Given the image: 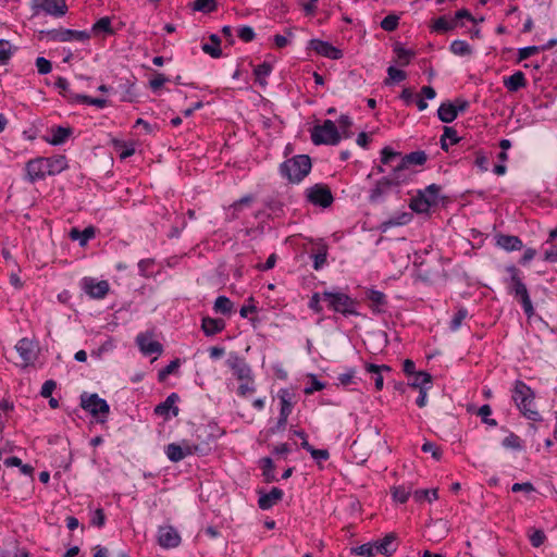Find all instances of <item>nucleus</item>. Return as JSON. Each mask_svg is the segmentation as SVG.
<instances>
[{"instance_id": "34", "label": "nucleus", "mask_w": 557, "mask_h": 557, "mask_svg": "<svg viewBox=\"0 0 557 557\" xmlns=\"http://www.w3.org/2000/svg\"><path fill=\"white\" fill-rule=\"evenodd\" d=\"M458 22L454 17L440 16L433 23V30L445 33L457 27Z\"/></svg>"}, {"instance_id": "40", "label": "nucleus", "mask_w": 557, "mask_h": 557, "mask_svg": "<svg viewBox=\"0 0 557 557\" xmlns=\"http://www.w3.org/2000/svg\"><path fill=\"white\" fill-rule=\"evenodd\" d=\"M400 158H403L400 156L399 152L397 151H394L392 148L389 147H384L381 151V162L382 164L384 165H391L393 168V163L395 161H399Z\"/></svg>"}, {"instance_id": "22", "label": "nucleus", "mask_w": 557, "mask_h": 557, "mask_svg": "<svg viewBox=\"0 0 557 557\" xmlns=\"http://www.w3.org/2000/svg\"><path fill=\"white\" fill-rule=\"evenodd\" d=\"M367 299L370 301V308L373 313H382L386 307V296L384 293L375 289H369L366 293Z\"/></svg>"}, {"instance_id": "1", "label": "nucleus", "mask_w": 557, "mask_h": 557, "mask_svg": "<svg viewBox=\"0 0 557 557\" xmlns=\"http://www.w3.org/2000/svg\"><path fill=\"white\" fill-rule=\"evenodd\" d=\"M512 399L523 417L532 421L542 420L540 412L535 409L534 393L524 382L516 381Z\"/></svg>"}, {"instance_id": "18", "label": "nucleus", "mask_w": 557, "mask_h": 557, "mask_svg": "<svg viewBox=\"0 0 557 557\" xmlns=\"http://www.w3.org/2000/svg\"><path fill=\"white\" fill-rule=\"evenodd\" d=\"M376 554H382L386 557L392 556L398 548L397 535L395 533H387L383 539L373 542Z\"/></svg>"}, {"instance_id": "14", "label": "nucleus", "mask_w": 557, "mask_h": 557, "mask_svg": "<svg viewBox=\"0 0 557 557\" xmlns=\"http://www.w3.org/2000/svg\"><path fill=\"white\" fill-rule=\"evenodd\" d=\"M158 542L164 548L177 547L181 543V536L177 530L171 525L160 527L158 531Z\"/></svg>"}, {"instance_id": "44", "label": "nucleus", "mask_w": 557, "mask_h": 557, "mask_svg": "<svg viewBox=\"0 0 557 557\" xmlns=\"http://www.w3.org/2000/svg\"><path fill=\"white\" fill-rule=\"evenodd\" d=\"M214 310L222 314H228L233 310V302L226 296H219L214 302Z\"/></svg>"}, {"instance_id": "21", "label": "nucleus", "mask_w": 557, "mask_h": 557, "mask_svg": "<svg viewBox=\"0 0 557 557\" xmlns=\"http://www.w3.org/2000/svg\"><path fill=\"white\" fill-rule=\"evenodd\" d=\"M137 345L144 355L161 354L162 345L153 341L147 334H139L136 337Z\"/></svg>"}, {"instance_id": "19", "label": "nucleus", "mask_w": 557, "mask_h": 557, "mask_svg": "<svg viewBox=\"0 0 557 557\" xmlns=\"http://www.w3.org/2000/svg\"><path fill=\"white\" fill-rule=\"evenodd\" d=\"M395 186L388 180V177H383L379 180L375 186L371 189L369 195V200L372 203H377L383 200V198L389 194Z\"/></svg>"}, {"instance_id": "36", "label": "nucleus", "mask_w": 557, "mask_h": 557, "mask_svg": "<svg viewBox=\"0 0 557 557\" xmlns=\"http://www.w3.org/2000/svg\"><path fill=\"white\" fill-rule=\"evenodd\" d=\"M400 161L408 168L410 164L422 165L426 161V154L424 151H413L400 158Z\"/></svg>"}, {"instance_id": "30", "label": "nucleus", "mask_w": 557, "mask_h": 557, "mask_svg": "<svg viewBox=\"0 0 557 557\" xmlns=\"http://www.w3.org/2000/svg\"><path fill=\"white\" fill-rule=\"evenodd\" d=\"M71 102H81L89 106H96L98 108H104L108 104V100L104 98H92L87 95H71Z\"/></svg>"}, {"instance_id": "54", "label": "nucleus", "mask_w": 557, "mask_h": 557, "mask_svg": "<svg viewBox=\"0 0 557 557\" xmlns=\"http://www.w3.org/2000/svg\"><path fill=\"white\" fill-rule=\"evenodd\" d=\"M503 446L505 448H510V449H515V450H520L522 449V443H521V440L518 435H516L515 433H510L508 436H506L504 440H503Z\"/></svg>"}, {"instance_id": "37", "label": "nucleus", "mask_w": 557, "mask_h": 557, "mask_svg": "<svg viewBox=\"0 0 557 557\" xmlns=\"http://www.w3.org/2000/svg\"><path fill=\"white\" fill-rule=\"evenodd\" d=\"M95 236L94 227H86L83 232H79L77 228H72L70 232V237L73 240L79 239V244L84 246L89 239Z\"/></svg>"}, {"instance_id": "6", "label": "nucleus", "mask_w": 557, "mask_h": 557, "mask_svg": "<svg viewBox=\"0 0 557 557\" xmlns=\"http://www.w3.org/2000/svg\"><path fill=\"white\" fill-rule=\"evenodd\" d=\"M81 407L101 423L106 421L110 411L106 399L100 398L98 394H88L86 392L81 395Z\"/></svg>"}, {"instance_id": "52", "label": "nucleus", "mask_w": 557, "mask_h": 557, "mask_svg": "<svg viewBox=\"0 0 557 557\" xmlns=\"http://www.w3.org/2000/svg\"><path fill=\"white\" fill-rule=\"evenodd\" d=\"M432 205L433 203L428 198L420 195L419 198L411 201L410 208L416 212L422 213L426 212Z\"/></svg>"}, {"instance_id": "62", "label": "nucleus", "mask_w": 557, "mask_h": 557, "mask_svg": "<svg viewBox=\"0 0 557 557\" xmlns=\"http://www.w3.org/2000/svg\"><path fill=\"white\" fill-rule=\"evenodd\" d=\"M36 67L38 73L42 75L50 73L52 70L51 62L44 57H38L36 59Z\"/></svg>"}, {"instance_id": "16", "label": "nucleus", "mask_w": 557, "mask_h": 557, "mask_svg": "<svg viewBox=\"0 0 557 557\" xmlns=\"http://www.w3.org/2000/svg\"><path fill=\"white\" fill-rule=\"evenodd\" d=\"M83 289L90 297L101 299L109 292V283L107 281L97 282L94 278L86 277L83 280Z\"/></svg>"}, {"instance_id": "8", "label": "nucleus", "mask_w": 557, "mask_h": 557, "mask_svg": "<svg viewBox=\"0 0 557 557\" xmlns=\"http://www.w3.org/2000/svg\"><path fill=\"white\" fill-rule=\"evenodd\" d=\"M307 199L309 202L323 208L330 207L334 200L331 189L323 184H315L308 188Z\"/></svg>"}, {"instance_id": "15", "label": "nucleus", "mask_w": 557, "mask_h": 557, "mask_svg": "<svg viewBox=\"0 0 557 557\" xmlns=\"http://www.w3.org/2000/svg\"><path fill=\"white\" fill-rule=\"evenodd\" d=\"M15 349L22 359V367L24 368L33 363L36 359V345L28 338L20 339Z\"/></svg>"}, {"instance_id": "5", "label": "nucleus", "mask_w": 557, "mask_h": 557, "mask_svg": "<svg viewBox=\"0 0 557 557\" xmlns=\"http://www.w3.org/2000/svg\"><path fill=\"white\" fill-rule=\"evenodd\" d=\"M341 139L342 135L335 123L331 120H325L323 124L315 125L311 129V140L314 145L336 146Z\"/></svg>"}, {"instance_id": "28", "label": "nucleus", "mask_w": 557, "mask_h": 557, "mask_svg": "<svg viewBox=\"0 0 557 557\" xmlns=\"http://www.w3.org/2000/svg\"><path fill=\"white\" fill-rule=\"evenodd\" d=\"M432 384V376L430 373L425 371H419L412 375V380L408 383V385L412 388L420 389H429Z\"/></svg>"}, {"instance_id": "56", "label": "nucleus", "mask_w": 557, "mask_h": 557, "mask_svg": "<svg viewBox=\"0 0 557 557\" xmlns=\"http://www.w3.org/2000/svg\"><path fill=\"white\" fill-rule=\"evenodd\" d=\"M12 47L8 40L0 39V63L5 64L12 55Z\"/></svg>"}, {"instance_id": "31", "label": "nucleus", "mask_w": 557, "mask_h": 557, "mask_svg": "<svg viewBox=\"0 0 557 557\" xmlns=\"http://www.w3.org/2000/svg\"><path fill=\"white\" fill-rule=\"evenodd\" d=\"M438 119L444 123H450L457 117L453 102H443L437 110Z\"/></svg>"}, {"instance_id": "57", "label": "nucleus", "mask_w": 557, "mask_h": 557, "mask_svg": "<svg viewBox=\"0 0 557 557\" xmlns=\"http://www.w3.org/2000/svg\"><path fill=\"white\" fill-rule=\"evenodd\" d=\"M398 20L397 15L389 14L382 20L381 27L386 32H393L398 26Z\"/></svg>"}, {"instance_id": "2", "label": "nucleus", "mask_w": 557, "mask_h": 557, "mask_svg": "<svg viewBox=\"0 0 557 557\" xmlns=\"http://www.w3.org/2000/svg\"><path fill=\"white\" fill-rule=\"evenodd\" d=\"M311 170V159L307 154L295 156L280 166L281 175L290 183L301 182Z\"/></svg>"}, {"instance_id": "53", "label": "nucleus", "mask_w": 557, "mask_h": 557, "mask_svg": "<svg viewBox=\"0 0 557 557\" xmlns=\"http://www.w3.org/2000/svg\"><path fill=\"white\" fill-rule=\"evenodd\" d=\"M240 385L237 388V394L240 397H247L248 395L256 392L253 376L250 380L240 381Z\"/></svg>"}, {"instance_id": "29", "label": "nucleus", "mask_w": 557, "mask_h": 557, "mask_svg": "<svg viewBox=\"0 0 557 557\" xmlns=\"http://www.w3.org/2000/svg\"><path fill=\"white\" fill-rule=\"evenodd\" d=\"M47 168L49 170V175H55L61 173L67 168V161L64 156H55L51 158H46Z\"/></svg>"}, {"instance_id": "41", "label": "nucleus", "mask_w": 557, "mask_h": 557, "mask_svg": "<svg viewBox=\"0 0 557 557\" xmlns=\"http://www.w3.org/2000/svg\"><path fill=\"white\" fill-rule=\"evenodd\" d=\"M165 455L172 462H180L184 459V454L180 444L171 443L165 446Z\"/></svg>"}, {"instance_id": "39", "label": "nucleus", "mask_w": 557, "mask_h": 557, "mask_svg": "<svg viewBox=\"0 0 557 557\" xmlns=\"http://www.w3.org/2000/svg\"><path fill=\"white\" fill-rule=\"evenodd\" d=\"M338 131L342 135V138H350L354 135V132L350 129L352 126V120L350 116L346 114H342L338 119Z\"/></svg>"}, {"instance_id": "46", "label": "nucleus", "mask_w": 557, "mask_h": 557, "mask_svg": "<svg viewBox=\"0 0 557 557\" xmlns=\"http://www.w3.org/2000/svg\"><path fill=\"white\" fill-rule=\"evenodd\" d=\"M411 220V213H401L396 218H392L382 224L383 231H386L388 227L392 226H398V225H405Z\"/></svg>"}, {"instance_id": "9", "label": "nucleus", "mask_w": 557, "mask_h": 557, "mask_svg": "<svg viewBox=\"0 0 557 557\" xmlns=\"http://www.w3.org/2000/svg\"><path fill=\"white\" fill-rule=\"evenodd\" d=\"M46 34L51 40L54 41H87L90 38V34L85 30H73V29H51L41 32Z\"/></svg>"}, {"instance_id": "61", "label": "nucleus", "mask_w": 557, "mask_h": 557, "mask_svg": "<svg viewBox=\"0 0 557 557\" xmlns=\"http://www.w3.org/2000/svg\"><path fill=\"white\" fill-rule=\"evenodd\" d=\"M492 413V409L490 405H483L480 407L478 414L482 418V421L488 425L495 426L497 425L496 420L490 419L488 416Z\"/></svg>"}, {"instance_id": "45", "label": "nucleus", "mask_w": 557, "mask_h": 557, "mask_svg": "<svg viewBox=\"0 0 557 557\" xmlns=\"http://www.w3.org/2000/svg\"><path fill=\"white\" fill-rule=\"evenodd\" d=\"M413 498L416 502L421 503L424 500H435L438 498L437 490H417L413 492Z\"/></svg>"}, {"instance_id": "50", "label": "nucleus", "mask_w": 557, "mask_h": 557, "mask_svg": "<svg viewBox=\"0 0 557 557\" xmlns=\"http://www.w3.org/2000/svg\"><path fill=\"white\" fill-rule=\"evenodd\" d=\"M351 554L359 555L362 557H373L376 552L373 542L362 544L351 548Z\"/></svg>"}, {"instance_id": "59", "label": "nucleus", "mask_w": 557, "mask_h": 557, "mask_svg": "<svg viewBox=\"0 0 557 557\" xmlns=\"http://www.w3.org/2000/svg\"><path fill=\"white\" fill-rule=\"evenodd\" d=\"M388 78L385 81V84H389V82H401L406 79V73L403 70H398L394 66H389L387 69Z\"/></svg>"}, {"instance_id": "38", "label": "nucleus", "mask_w": 557, "mask_h": 557, "mask_svg": "<svg viewBox=\"0 0 557 557\" xmlns=\"http://www.w3.org/2000/svg\"><path fill=\"white\" fill-rule=\"evenodd\" d=\"M312 257L314 270H320L326 263L327 246L323 244L319 245Z\"/></svg>"}, {"instance_id": "10", "label": "nucleus", "mask_w": 557, "mask_h": 557, "mask_svg": "<svg viewBox=\"0 0 557 557\" xmlns=\"http://www.w3.org/2000/svg\"><path fill=\"white\" fill-rule=\"evenodd\" d=\"M226 364L239 381L250 380L251 376H253L249 364L237 354H231L226 360Z\"/></svg>"}, {"instance_id": "63", "label": "nucleus", "mask_w": 557, "mask_h": 557, "mask_svg": "<svg viewBox=\"0 0 557 557\" xmlns=\"http://www.w3.org/2000/svg\"><path fill=\"white\" fill-rule=\"evenodd\" d=\"M422 451L431 453L432 457L435 460H440L442 457V450L440 449V447L436 444H434L432 442H425L422 445Z\"/></svg>"}, {"instance_id": "23", "label": "nucleus", "mask_w": 557, "mask_h": 557, "mask_svg": "<svg viewBox=\"0 0 557 557\" xmlns=\"http://www.w3.org/2000/svg\"><path fill=\"white\" fill-rule=\"evenodd\" d=\"M283 497V491L278 487H272L269 493H261L258 505L261 509L268 510L278 503Z\"/></svg>"}, {"instance_id": "55", "label": "nucleus", "mask_w": 557, "mask_h": 557, "mask_svg": "<svg viewBox=\"0 0 557 557\" xmlns=\"http://www.w3.org/2000/svg\"><path fill=\"white\" fill-rule=\"evenodd\" d=\"M468 317V310L465 308L458 309V311L454 314L449 327L451 331H457L460 326L462 321Z\"/></svg>"}, {"instance_id": "51", "label": "nucleus", "mask_w": 557, "mask_h": 557, "mask_svg": "<svg viewBox=\"0 0 557 557\" xmlns=\"http://www.w3.org/2000/svg\"><path fill=\"white\" fill-rule=\"evenodd\" d=\"M396 55H397V62L401 66H406L410 63L411 57L413 55V52L410 50H407L399 45H397L394 49Z\"/></svg>"}, {"instance_id": "7", "label": "nucleus", "mask_w": 557, "mask_h": 557, "mask_svg": "<svg viewBox=\"0 0 557 557\" xmlns=\"http://www.w3.org/2000/svg\"><path fill=\"white\" fill-rule=\"evenodd\" d=\"M33 15L45 13L53 17H62L67 13L65 0H32Z\"/></svg>"}, {"instance_id": "32", "label": "nucleus", "mask_w": 557, "mask_h": 557, "mask_svg": "<svg viewBox=\"0 0 557 557\" xmlns=\"http://www.w3.org/2000/svg\"><path fill=\"white\" fill-rule=\"evenodd\" d=\"M210 44L206 42L202 45V51L212 58H220L222 55V50L220 48L221 40L218 35L210 36Z\"/></svg>"}, {"instance_id": "64", "label": "nucleus", "mask_w": 557, "mask_h": 557, "mask_svg": "<svg viewBox=\"0 0 557 557\" xmlns=\"http://www.w3.org/2000/svg\"><path fill=\"white\" fill-rule=\"evenodd\" d=\"M529 537L534 547H540L546 540V535L542 530H533Z\"/></svg>"}, {"instance_id": "47", "label": "nucleus", "mask_w": 557, "mask_h": 557, "mask_svg": "<svg viewBox=\"0 0 557 557\" xmlns=\"http://www.w3.org/2000/svg\"><path fill=\"white\" fill-rule=\"evenodd\" d=\"M450 51L456 55H469L472 52L471 47L465 40H454L450 44Z\"/></svg>"}, {"instance_id": "13", "label": "nucleus", "mask_w": 557, "mask_h": 557, "mask_svg": "<svg viewBox=\"0 0 557 557\" xmlns=\"http://www.w3.org/2000/svg\"><path fill=\"white\" fill-rule=\"evenodd\" d=\"M180 445L184 458L190 455L207 456L212 449L210 435H207V440L200 443H191L190 441L184 440Z\"/></svg>"}, {"instance_id": "58", "label": "nucleus", "mask_w": 557, "mask_h": 557, "mask_svg": "<svg viewBox=\"0 0 557 557\" xmlns=\"http://www.w3.org/2000/svg\"><path fill=\"white\" fill-rule=\"evenodd\" d=\"M180 367V360L171 361L165 368L159 371L158 379L163 382L170 374H172Z\"/></svg>"}, {"instance_id": "35", "label": "nucleus", "mask_w": 557, "mask_h": 557, "mask_svg": "<svg viewBox=\"0 0 557 557\" xmlns=\"http://www.w3.org/2000/svg\"><path fill=\"white\" fill-rule=\"evenodd\" d=\"M72 134V129L69 127L58 126L52 128V137L49 140L50 144L58 146L63 144Z\"/></svg>"}, {"instance_id": "20", "label": "nucleus", "mask_w": 557, "mask_h": 557, "mask_svg": "<svg viewBox=\"0 0 557 557\" xmlns=\"http://www.w3.org/2000/svg\"><path fill=\"white\" fill-rule=\"evenodd\" d=\"M411 172L409 168L399 160L392 168V173L387 176L388 180L395 187L400 186L403 183H406L410 180Z\"/></svg>"}, {"instance_id": "48", "label": "nucleus", "mask_w": 557, "mask_h": 557, "mask_svg": "<svg viewBox=\"0 0 557 557\" xmlns=\"http://www.w3.org/2000/svg\"><path fill=\"white\" fill-rule=\"evenodd\" d=\"M216 1L215 0H195L193 3V9L195 11H200L205 13H210L216 10Z\"/></svg>"}, {"instance_id": "25", "label": "nucleus", "mask_w": 557, "mask_h": 557, "mask_svg": "<svg viewBox=\"0 0 557 557\" xmlns=\"http://www.w3.org/2000/svg\"><path fill=\"white\" fill-rule=\"evenodd\" d=\"M504 86L509 91H518L527 86V79L521 71H517L512 75L504 78Z\"/></svg>"}, {"instance_id": "43", "label": "nucleus", "mask_w": 557, "mask_h": 557, "mask_svg": "<svg viewBox=\"0 0 557 557\" xmlns=\"http://www.w3.org/2000/svg\"><path fill=\"white\" fill-rule=\"evenodd\" d=\"M272 71V66L270 63L268 62H263L259 65H257L255 67V75H256V79L257 82L261 85V86H265L267 85V82L264 81V78L270 75Z\"/></svg>"}, {"instance_id": "27", "label": "nucleus", "mask_w": 557, "mask_h": 557, "mask_svg": "<svg viewBox=\"0 0 557 557\" xmlns=\"http://www.w3.org/2000/svg\"><path fill=\"white\" fill-rule=\"evenodd\" d=\"M225 326V323L221 319L203 318L201 329L207 336H212L220 333Z\"/></svg>"}, {"instance_id": "24", "label": "nucleus", "mask_w": 557, "mask_h": 557, "mask_svg": "<svg viewBox=\"0 0 557 557\" xmlns=\"http://www.w3.org/2000/svg\"><path fill=\"white\" fill-rule=\"evenodd\" d=\"M496 244L507 251L520 250L523 247L521 239L513 235H498Z\"/></svg>"}, {"instance_id": "3", "label": "nucleus", "mask_w": 557, "mask_h": 557, "mask_svg": "<svg viewBox=\"0 0 557 557\" xmlns=\"http://www.w3.org/2000/svg\"><path fill=\"white\" fill-rule=\"evenodd\" d=\"M507 272L510 274L509 280V292L517 298L525 312L530 318L534 314V308L529 296L528 288L519 276V270L515 265L507 267Z\"/></svg>"}, {"instance_id": "12", "label": "nucleus", "mask_w": 557, "mask_h": 557, "mask_svg": "<svg viewBox=\"0 0 557 557\" xmlns=\"http://www.w3.org/2000/svg\"><path fill=\"white\" fill-rule=\"evenodd\" d=\"M277 396L281 403V410L276 426L277 429H284L286 426L288 416L292 413L294 407L293 394L288 389L282 388L278 391Z\"/></svg>"}, {"instance_id": "60", "label": "nucleus", "mask_w": 557, "mask_h": 557, "mask_svg": "<svg viewBox=\"0 0 557 557\" xmlns=\"http://www.w3.org/2000/svg\"><path fill=\"white\" fill-rule=\"evenodd\" d=\"M169 78L163 73H157L152 79L149 81V87L152 91H158Z\"/></svg>"}, {"instance_id": "17", "label": "nucleus", "mask_w": 557, "mask_h": 557, "mask_svg": "<svg viewBox=\"0 0 557 557\" xmlns=\"http://www.w3.org/2000/svg\"><path fill=\"white\" fill-rule=\"evenodd\" d=\"M309 47L318 54L330 58L332 60H338L343 55L339 49L320 39H311L309 41Z\"/></svg>"}, {"instance_id": "42", "label": "nucleus", "mask_w": 557, "mask_h": 557, "mask_svg": "<svg viewBox=\"0 0 557 557\" xmlns=\"http://www.w3.org/2000/svg\"><path fill=\"white\" fill-rule=\"evenodd\" d=\"M391 492H392V496L395 502L404 504L408 500V498L411 494V488L407 487L405 485H398V486L392 487Z\"/></svg>"}, {"instance_id": "26", "label": "nucleus", "mask_w": 557, "mask_h": 557, "mask_svg": "<svg viewBox=\"0 0 557 557\" xmlns=\"http://www.w3.org/2000/svg\"><path fill=\"white\" fill-rule=\"evenodd\" d=\"M177 400H178L177 394L172 393L171 395H169L166 397V399L163 403H161L158 406H156L154 413L158 414V416H164V414H168V412L172 409L173 410V414L177 416L178 414V408L174 406V404Z\"/></svg>"}, {"instance_id": "49", "label": "nucleus", "mask_w": 557, "mask_h": 557, "mask_svg": "<svg viewBox=\"0 0 557 557\" xmlns=\"http://www.w3.org/2000/svg\"><path fill=\"white\" fill-rule=\"evenodd\" d=\"M92 32L95 34H99V33L113 34V29L111 26V18L108 16H104V17H101L100 20H98L92 26Z\"/></svg>"}, {"instance_id": "4", "label": "nucleus", "mask_w": 557, "mask_h": 557, "mask_svg": "<svg viewBox=\"0 0 557 557\" xmlns=\"http://www.w3.org/2000/svg\"><path fill=\"white\" fill-rule=\"evenodd\" d=\"M323 299L329 302V307L335 312H339L343 315H359L356 307L357 300L349 297L347 294L342 292H323Z\"/></svg>"}, {"instance_id": "11", "label": "nucleus", "mask_w": 557, "mask_h": 557, "mask_svg": "<svg viewBox=\"0 0 557 557\" xmlns=\"http://www.w3.org/2000/svg\"><path fill=\"white\" fill-rule=\"evenodd\" d=\"M26 178L34 183L49 175L46 158H36L26 163Z\"/></svg>"}, {"instance_id": "33", "label": "nucleus", "mask_w": 557, "mask_h": 557, "mask_svg": "<svg viewBox=\"0 0 557 557\" xmlns=\"http://www.w3.org/2000/svg\"><path fill=\"white\" fill-rule=\"evenodd\" d=\"M260 463H261L262 475L264 478V482H267V483L276 482L277 478L274 473L273 460L270 457H264L260 460Z\"/></svg>"}]
</instances>
